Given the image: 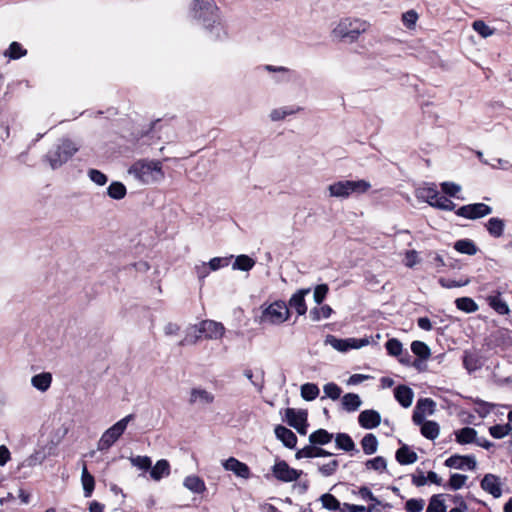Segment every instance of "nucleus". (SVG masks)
<instances>
[{
  "label": "nucleus",
  "instance_id": "obj_1",
  "mask_svg": "<svg viewBox=\"0 0 512 512\" xmlns=\"http://www.w3.org/2000/svg\"><path fill=\"white\" fill-rule=\"evenodd\" d=\"M219 9L213 0H194L192 17L203 24L214 40L223 39L226 31L219 21Z\"/></svg>",
  "mask_w": 512,
  "mask_h": 512
},
{
  "label": "nucleus",
  "instance_id": "obj_2",
  "mask_svg": "<svg viewBox=\"0 0 512 512\" xmlns=\"http://www.w3.org/2000/svg\"><path fill=\"white\" fill-rule=\"evenodd\" d=\"M369 26L370 24L363 19L347 17L339 21L332 33L344 42L353 43L368 30Z\"/></svg>",
  "mask_w": 512,
  "mask_h": 512
},
{
  "label": "nucleus",
  "instance_id": "obj_3",
  "mask_svg": "<svg viewBox=\"0 0 512 512\" xmlns=\"http://www.w3.org/2000/svg\"><path fill=\"white\" fill-rule=\"evenodd\" d=\"M371 188L370 182L361 179L357 181L353 180H341L332 183L328 186L329 195L331 197L345 199L349 196L362 195L369 191Z\"/></svg>",
  "mask_w": 512,
  "mask_h": 512
},
{
  "label": "nucleus",
  "instance_id": "obj_4",
  "mask_svg": "<svg viewBox=\"0 0 512 512\" xmlns=\"http://www.w3.org/2000/svg\"><path fill=\"white\" fill-rule=\"evenodd\" d=\"M262 313L260 316L261 323H269L272 325H280L286 322L290 317V310L287 303L283 300H276L273 303H264L261 306Z\"/></svg>",
  "mask_w": 512,
  "mask_h": 512
},
{
  "label": "nucleus",
  "instance_id": "obj_5",
  "mask_svg": "<svg viewBox=\"0 0 512 512\" xmlns=\"http://www.w3.org/2000/svg\"><path fill=\"white\" fill-rule=\"evenodd\" d=\"M128 173L143 183L155 180L154 173L163 175L162 163L158 160H138L129 169Z\"/></svg>",
  "mask_w": 512,
  "mask_h": 512
},
{
  "label": "nucleus",
  "instance_id": "obj_6",
  "mask_svg": "<svg viewBox=\"0 0 512 512\" xmlns=\"http://www.w3.org/2000/svg\"><path fill=\"white\" fill-rule=\"evenodd\" d=\"M134 419V414H129L124 418L117 421L114 425L108 428L100 437L97 443V449L99 451H107L109 450L116 441L122 436L125 432L127 425L130 421Z\"/></svg>",
  "mask_w": 512,
  "mask_h": 512
},
{
  "label": "nucleus",
  "instance_id": "obj_7",
  "mask_svg": "<svg viewBox=\"0 0 512 512\" xmlns=\"http://www.w3.org/2000/svg\"><path fill=\"white\" fill-rule=\"evenodd\" d=\"M78 148L70 139H63L59 145L46 154V158L52 169H56L66 163Z\"/></svg>",
  "mask_w": 512,
  "mask_h": 512
},
{
  "label": "nucleus",
  "instance_id": "obj_8",
  "mask_svg": "<svg viewBox=\"0 0 512 512\" xmlns=\"http://www.w3.org/2000/svg\"><path fill=\"white\" fill-rule=\"evenodd\" d=\"M287 424L294 428L300 435L307 434L308 412L304 409L296 410L294 408H287L285 410V419Z\"/></svg>",
  "mask_w": 512,
  "mask_h": 512
},
{
  "label": "nucleus",
  "instance_id": "obj_9",
  "mask_svg": "<svg viewBox=\"0 0 512 512\" xmlns=\"http://www.w3.org/2000/svg\"><path fill=\"white\" fill-rule=\"evenodd\" d=\"M325 343L331 345L337 351L347 352L350 349H360L367 346L370 341L367 337L340 339L334 335H327Z\"/></svg>",
  "mask_w": 512,
  "mask_h": 512
},
{
  "label": "nucleus",
  "instance_id": "obj_10",
  "mask_svg": "<svg viewBox=\"0 0 512 512\" xmlns=\"http://www.w3.org/2000/svg\"><path fill=\"white\" fill-rule=\"evenodd\" d=\"M272 475L281 482H293L303 474L302 470H297L288 465L285 460H277L271 468Z\"/></svg>",
  "mask_w": 512,
  "mask_h": 512
},
{
  "label": "nucleus",
  "instance_id": "obj_11",
  "mask_svg": "<svg viewBox=\"0 0 512 512\" xmlns=\"http://www.w3.org/2000/svg\"><path fill=\"white\" fill-rule=\"evenodd\" d=\"M455 213L457 216L475 220L491 214L492 207L485 203H473L459 207Z\"/></svg>",
  "mask_w": 512,
  "mask_h": 512
},
{
  "label": "nucleus",
  "instance_id": "obj_12",
  "mask_svg": "<svg viewBox=\"0 0 512 512\" xmlns=\"http://www.w3.org/2000/svg\"><path fill=\"white\" fill-rule=\"evenodd\" d=\"M436 403L431 398H420L414 408L412 421L415 425H420L425 420V414L432 415L435 412Z\"/></svg>",
  "mask_w": 512,
  "mask_h": 512
},
{
  "label": "nucleus",
  "instance_id": "obj_13",
  "mask_svg": "<svg viewBox=\"0 0 512 512\" xmlns=\"http://www.w3.org/2000/svg\"><path fill=\"white\" fill-rule=\"evenodd\" d=\"M198 332L207 339H220L225 328L222 323L213 320H203L198 324Z\"/></svg>",
  "mask_w": 512,
  "mask_h": 512
},
{
  "label": "nucleus",
  "instance_id": "obj_14",
  "mask_svg": "<svg viewBox=\"0 0 512 512\" xmlns=\"http://www.w3.org/2000/svg\"><path fill=\"white\" fill-rule=\"evenodd\" d=\"M444 465L449 468L454 469H468L474 470L476 469L477 462L473 455H452L447 458L444 462Z\"/></svg>",
  "mask_w": 512,
  "mask_h": 512
},
{
  "label": "nucleus",
  "instance_id": "obj_15",
  "mask_svg": "<svg viewBox=\"0 0 512 512\" xmlns=\"http://www.w3.org/2000/svg\"><path fill=\"white\" fill-rule=\"evenodd\" d=\"M480 486L494 498H499L502 495L500 478L494 474H485L480 482Z\"/></svg>",
  "mask_w": 512,
  "mask_h": 512
},
{
  "label": "nucleus",
  "instance_id": "obj_16",
  "mask_svg": "<svg viewBox=\"0 0 512 512\" xmlns=\"http://www.w3.org/2000/svg\"><path fill=\"white\" fill-rule=\"evenodd\" d=\"M311 292V288H302L297 290L289 299L288 306L296 310L299 316L305 315L307 312V305L305 296Z\"/></svg>",
  "mask_w": 512,
  "mask_h": 512
},
{
  "label": "nucleus",
  "instance_id": "obj_17",
  "mask_svg": "<svg viewBox=\"0 0 512 512\" xmlns=\"http://www.w3.org/2000/svg\"><path fill=\"white\" fill-rule=\"evenodd\" d=\"M487 304L499 315H506L510 312L509 306L501 297L500 291L492 290L489 295L485 297Z\"/></svg>",
  "mask_w": 512,
  "mask_h": 512
},
{
  "label": "nucleus",
  "instance_id": "obj_18",
  "mask_svg": "<svg viewBox=\"0 0 512 512\" xmlns=\"http://www.w3.org/2000/svg\"><path fill=\"white\" fill-rule=\"evenodd\" d=\"M223 467L228 471H232L236 476L243 479H248L251 476V471L248 465L234 457H230L225 460Z\"/></svg>",
  "mask_w": 512,
  "mask_h": 512
},
{
  "label": "nucleus",
  "instance_id": "obj_19",
  "mask_svg": "<svg viewBox=\"0 0 512 512\" xmlns=\"http://www.w3.org/2000/svg\"><path fill=\"white\" fill-rule=\"evenodd\" d=\"M359 425L364 429H374L381 423L380 413L373 409L362 411L358 416Z\"/></svg>",
  "mask_w": 512,
  "mask_h": 512
},
{
  "label": "nucleus",
  "instance_id": "obj_20",
  "mask_svg": "<svg viewBox=\"0 0 512 512\" xmlns=\"http://www.w3.org/2000/svg\"><path fill=\"white\" fill-rule=\"evenodd\" d=\"M275 436L288 449H294L297 444V436L289 428L283 425H276L274 429Z\"/></svg>",
  "mask_w": 512,
  "mask_h": 512
},
{
  "label": "nucleus",
  "instance_id": "obj_21",
  "mask_svg": "<svg viewBox=\"0 0 512 512\" xmlns=\"http://www.w3.org/2000/svg\"><path fill=\"white\" fill-rule=\"evenodd\" d=\"M188 403L190 405L203 404L208 405L214 402V395L203 388H192L189 393Z\"/></svg>",
  "mask_w": 512,
  "mask_h": 512
},
{
  "label": "nucleus",
  "instance_id": "obj_22",
  "mask_svg": "<svg viewBox=\"0 0 512 512\" xmlns=\"http://www.w3.org/2000/svg\"><path fill=\"white\" fill-rule=\"evenodd\" d=\"M394 397L402 407L408 408L413 402L414 392L406 385H398L394 389Z\"/></svg>",
  "mask_w": 512,
  "mask_h": 512
},
{
  "label": "nucleus",
  "instance_id": "obj_23",
  "mask_svg": "<svg viewBox=\"0 0 512 512\" xmlns=\"http://www.w3.org/2000/svg\"><path fill=\"white\" fill-rule=\"evenodd\" d=\"M395 459L400 465H410L417 461L418 455L410 447L403 444L395 453Z\"/></svg>",
  "mask_w": 512,
  "mask_h": 512
},
{
  "label": "nucleus",
  "instance_id": "obj_24",
  "mask_svg": "<svg viewBox=\"0 0 512 512\" xmlns=\"http://www.w3.org/2000/svg\"><path fill=\"white\" fill-rule=\"evenodd\" d=\"M482 365H483V363H482L481 357L478 353L469 352V351L464 352L463 366L469 373H472L474 371L481 369Z\"/></svg>",
  "mask_w": 512,
  "mask_h": 512
},
{
  "label": "nucleus",
  "instance_id": "obj_25",
  "mask_svg": "<svg viewBox=\"0 0 512 512\" xmlns=\"http://www.w3.org/2000/svg\"><path fill=\"white\" fill-rule=\"evenodd\" d=\"M455 440L460 445H466L476 442L477 431L471 427H464L454 432Z\"/></svg>",
  "mask_w": 512,
  "mask_h": 512
},
{
  "label": "nucleus",
  "instance_id": "obj_26",
  "mask_svg": "<svg viewBox=\"0 0 512 512\" xmlns=\"http://www.w3.org/2000/svg\"><path fill=\"white\" fill-rule=\"evenodd\" d=\"M170 474V464L166 459H160L156 462V464L150 468V477L159 481L163 477L168 476Z\"/></svg>",
  "mask_w": 512,
  "mask_h": 512
},
{
  "label": "nucleus",
  "instance_id": "obj_27",
  "mask_svg": "<svg viewBox=\"0 0 512 512\" xmlns=\"http://www.w3.org/2000/svg\"><path fill=\"white\" fill-rule=\"evenodd\" d=\"M333 437V433L328 432L326 429L320 428L309 435V443L323 446L330 443Z\"/></svg>",
  "mask_w": 512,
  "mask_h": 512
},
{
  "label": "nucleus",
  "instance_id": "obj_28",
  "mask_svg": "<svg viewBox=\"0 0 512 512\" xmlns=\"http://www.w3.org/2000/svg\"><path fill=\"white\" fill-rule=\"evenodd\" d=\"M52 382V375L48 372L36 374L31 379V384L34 388L41 392L47 391Z\"/></svg>",
  "mask_w": 512,
  "mask_h": 512
},
{
  "label": "nucleus",
  "instance_id": "obj_29",
  "mask_svg": "<svg viewBox=\"0 0 512 512\" xmlns=\"http://www.w3.org/2000/svg\"><path fill=\"white\" fill-rule=\"evenodd\" d=\"M341 403L345 411L354 412L360 408L362 400L358 394L347 393L342 397Z\"/></svg>",
  "mask_w": 512,
  "mask_h": 512
},
{
  "label": "nucleus",
  "instance_id": "obj_30",
  "mask_svg": "<svg viewBox=\"0 0 512 512\" xmlns=\"http://www.w3.org/2000/svg\"><path fill=\"white\" fill-rule=\"evenodd\" d=\"M485 227L492 237L500 238L504 233L505 223L498 217H492L487 221Z\"/></svg>",
  "mask_w": 512,
  "mask_h": 512
},
{
  "label": "nucleus",
  "instance_id": "obj_31",
  "mask_svg": "<svg viewBox=\"0 0 512 512\" xmlns=\"http://www.w3.org/2000/svg\"><path fill=\"white\" fill-rule=\"evenodd\" d=\"M421 426V434L429 439V440H435L440 433V426L436 421L432 420H424Z\"/></svg>",
  "mask_w": 512,
  "mask_h": 512
},
{
  "label": "nucleus",
  "instance_id": "obj_32",
  "mask_svg": "<svg viewBox=\"0 0 512 512\" xmlns=\"http://www.w3.org/2000/svg\"><path fill=\"white\" fill-rule=\"evenodd\" d=\"M445 498L447 494H434L429 499V504L426 512H447V506L445 505Z\"/></svg>",
  "mask_w": 512,
  "mask_h": 512
},
{
  "label": "nucleus",
  "instance_id": "obj_33",
  "mask_svg": "<svg viewBox=\"0 0 512 512\" xmlns=\"http://www.w3.org/2000/svg\"><path fill=\"white\" fill-rule=\"evenodd\" d=\"M81 482L83 486L84 496L86 498L91 497L95 489V479L94 476L89 473L86 465H84L82 469Z\"/></svg>",
  "mask_w": 512,
  "mask_h": 512
},
{
  "label": "nucleus",
  "instance_id": "obj_34",
  "mask_svg": "<svg viewBox=\"0 0 512 512\" xmlns=\"http://www.w3.org/2000/svg\"><path fill=\"white\" fill-rule=\"evenodd\" d=\"M411 351L418 357L417 360L420 361V364L431 356L429 346L420 340H415L411 343Z\"/></svg>",
  "mask_w": 512,
  "mask_h": 512
},
{
  "label": "nucleus",
  "instance_id": "obj_35",
  "mask_svg": "<svg viewBox=\"0 0 512 512\" xmlns=\"http://www.w3.org/2000/svg\"><path fill=\"white\" fill-rule=\"evenodd\" d=\"M454 249L461 254H466L470 256L475 255L478 251V247L471 239L457 240L454 243Z\"/></svg>",
  "mask_w": 512,
  "mask_h": 512
},
{
  "label": "nucleus",
  "instance_id": "obj_36",
  "mask_svg": "<svg viewBox=\"0 0 512 512\" xmlns=\"http://www.w3.org/2000/svg\"><path fill=\"white\" fill-rule=\"evenodd\" d=\"M335 443L336 447L338 449L344 450L346 452L356 451L358 450L355 448V443L352 440L351 436L347 433H338L335 436Z\"/></svg>",
  "mask_w": 512,
  "mask_h": 512
},
{
  "label": "nucleus",
  "instance_id": "obj_37",
  "mask_svg": "<svg viewBox=\"0 0 512 512\" xmlns=\"http://www.w3.org/2000/svg\"><path fill=\"white\" fill-rule=\"evenodd\" d=\"M265 70L268 72L278 73L279 75L275 77V81L278 83L291 81V75L293 74L292 70L283 66L266 65Z\"/></svg>",
  "mask_w": 512,
  "mask_h": 512
},
{
  "label": "nucleus",
  "instance_id": "obj_38",
  "mask_svg": "<svg viewBox=\"0 0 512 512\" xmlns=\"http://www.w3.org/2000/svg\"><path fill=\"white\" fill-rule=\"evenodd\" d=\"M255 266V260L248 255L241 254L235 258L232 265L234 270L250 271Z\"/></svg>",
  "mask_w": 512,
  "mask_h": 512
},
{
  "label": "nucleus",
  "instance_id": "obj_39",
  "mask_svg": "<svg viewBox=\"0 0 512 512\" xmlns=\"http://www.w3.org/2000/svg\"><path fill=\"white\" fill-rule=\"evenodd\" d=\"M107 194L114 200H121L127 194V189L122 182L113 181L107 188Z\"/></svg>",
  "mask_w": 512,
  "mask_h": 512
},
{
  "label": "nucleus",
  "instance_id": "obj_40",
  "mask_svg": "<svg viewBox=\"0 0 512 512\" xmlns=\"http://www.w3.org/2000/svg\"><path fill=\"white\" fill-rule=\"evenodd\" d=\"M361 446L366 455L374 454L378 448L377 437L372 433L366 434L361 440Z\"/></svg>",
  "mask_w": 512,
  "mask_h": 512
},
{
  "label": "nucleus",
  "instance_id": "obj_41",
  "mask_svg": "<svg viewBox=\"0 0 512 512\" xmlns=\"http://www.w3.org/2000/svg\"><path fill=\"white\" fill-rule=\"evenodd\" d=\"M320 501L322 503L323 508L329 511L341 512L342 504L333 494L325 493L321 495Z\"/></svg>",
  "mask_w": 512,
  "mask_h": 512
},
{
  "label": "nucleus",
  "instance_id": "obj_42",
  "mask_svg": "<svg viewBox=\"0 0 512 512\" xmlns=\"http://www.w3.org/2000/svg\"><path fill=\"white\" fill-rule=\"evenodd\" d=\"M333 313V309L329 305L314 307L310 310L309 316L312 321H320L322 318H329Z\"/></svg>",
  "mask_w": 512,
  "mask_h": 512
},
{
  "label": "nucleus",
  "instance_id": "obj_43",
  "mask_svg": "<svg viewBox=\"0 0 512 512\" xmlns=\"http://www.w3.org/2000/svg\"><path fill=\"white\" fill-rule=\"evenodd\" d=\"M456 307L466 313H473L478 310L476 302L469 297H460L455 300Z\"/></svg>",
  "mask_w": 512,
  "mask_h": 512
},
{
  "label": "nucleus",
  "instance_id": "obj_44",
  "mask_svg": "<svg viewBox=\"0 0 512 512\" xmlns=\"http://www.w3.org/2000/svg\"><path fill=\"white\" fill-rule=\"evenodd\" d=\"M319 393V387L314 383H305L301 386V397L306 401L315 400Z\"/></svg>",
  "mask_w": 512,
  "mask_h": 512
},
{
  "label": "nucleus",
  "instance_id": "obj_45",
  "mask_svg": "<svg viewBox=\"0 0 512 512\" xmlns=\"http://www.w3.org/2000/svg\"><path fill=\"white\" fill-rule=\"evenodd\" d=\"M183 484L194 493H201L205 489L204 481L198 476H187Z\"/></svg>",
  "mask_w": 512,
  "mask_h": 512
},
{
  "label": "nucleus",
  "instance_id": "obj_46",
  "mask_svg": "<svg viewBox=\"0 0 512 512\" xmlns=\"http://www.w3.org/2000/svg\"><path fill=\"white\" fill-rule=\"evenodd\" d=\"M202 337V334L198 332V325H194L189 328L185 337L179 342L180 346L196 344Z\"/></svg>",
  "mask_w": 512,
  "mask_h": 512
},
{
  "label": "nucleus",
  "instance_id": "obj_47",
  "mask_svg": "<svg viewBox=\"0 0 512 512\" xmlns=\"http://www.w3.org/2000/svg\"><path fill=\"white\" fill-rule=\"evenodd\" d=\"M27 54V50L24 49L20 43L12 42L9 48L5 51L4 55L10 59L16 60Z\"/></svg>",
  "mask_w": 512,
  "mask_h": 512
},
{
  "label": "nucleus",
  "instance_id": "obj_48",
  "mask_svg": "<svg viewBox=\"0 0 512 512\" xmlns=\"http://www.w3.org/2000/svg\"><path fill=\"white\" fill-rule=\"evenodd\" d=\"M467 479L468 477L464 474L454 473L450 476L448 483L444 487L451 490H459L465 485Z\"/></svg>",
  "mask_w": 512,
  "mask_h": 512
},
{
  "label": "nucleus",
  "instance_id": "obj_49",
  "mask_svg": "<svg viewBox=\"0 0 512 512\" xmlns=\"http://www.w3.org/2000/svg\"><path fill=\"white\" fill-rule=\"evenodd\" d=\"M387 353L394 357L402 355L403 345L397 338L388 339L385 343Z\"/></svg>",
  "mask_w": 512,
  "mask_h": 512
},
{
  "label": "nucleus",
  "instance_id": "obj_50",
  "mask_svg": "<svg viewBox=\"0 0 512 512\" xmlns=\"http://www.w3.org/2000/svg\"><path fill=\"white\" fill-rule=\"evenodd\" d=\"M439 191L436 187H427L420 190V197L425 199L426 202L433 207V202L440 197Z\"/></svg>",
  "mask_w": 512,
  "mask_h": 512
},
{
  "label": "nucleus",
  "instance_id": "obj_51",
  "mask_svg": "<svg viewBox=\"0 0 512 512\" xmlns=\"http://www.w3.org/2000/svg\"><path fill=\"white\" fill-rule=\"evenodd\" d=\"M473 402L479 406L475 411L481 418H485L495 407V404L486 402L480 398L474 399Z\"/></svg>",
  "mask_w": 512,
  "mask_h": 512
},
{
  "label": "nucleus",
  "instance_id": "obj_52",
  "mask_svg": "<svg viewBox=\"0 0 512 512\" xmlns=\"http://www.w3.org/2000/svg\"><path fill=\"white\" fill-rule=\"evenodd\" d=\"M323 391L325 397L330 398L332 400L339 399L342 393V389L334 382H329L325 384L323 387Z\"/></svg>",
  "mask_w": 512,
  "mask_h": 512
},
{
  "label": "nucleus",
  "instance_id": "obj_53",
  "mask_svg": "<svg viewBox=\"0 0 512 512\" xmlns=\"http://www.w3.org/2000/svg\"><path fill=\"white\" fill-rule=\"evenodd\" d=\"M473 29L482 37L487 38L491 36L494 32V29L489 27L484 21L476 20L472 24Z\"/></svg>",
  "mask_w": 512,
  "mask_h": 512
},
{
  "label": "nucleus",
  "instance_id": "obj_54",
  "mask_svg": "<svg viewBox=\"0 0 512 512\" xmlns=\"http://www.w3.org/2000/svg\"><path fill=\"white\" fill-rule=\"evenodd\" d=\"M365 465L367 469H373L375 471L382 472L383 470L386 469L387 462L384 457L377 456L373 459L367 460Z\"/></svg>",
  "mask_w": 512,
  "mask_h": 512
},
{
  "label": "nucleus",
  "instance_id": "obj_55",
  "mask_svg": "<svg viewBox=\"0 0 512 512\" xmlns=\"http://www.w3.org/2000/svg\"><path fill=\"white\" fill-rule=\"evenodd\" d=\"M130 461L133 466L143 471L150 470L152 464L151 459L148 456L131 457Z\"/></svg>",
  "mask_w": 512,
  "mask_h": 512
},
{
  "label": "nucleus",
  "instance_id": "obj_56",
  "mask_svg": "<svg viewBox=\"0 0 512 512\" xmlns=\"http://www.w3.org/2000/svg\"><path fill=\"white\" fill-rule=\"evenodd\" d=\"M339 467V462L336 459L331 460L330 462L323 464L318 467V471L325 477L332 476L336 473Z\"/></svg>",
  "mask_w": 512,
  "mask_h": 512
},
{
  "label": "nucleus",
  "instance_id": "obj_57",
  "mask_svg": "<svg viewBox=\"0 0 512 512\" xmlns=\"http://www.w3.org/2000/svg\"><path fill=\"white\" fill-rule=\"evenodd\" d=\"M433 207L444 211H452L455 209L456 205L445 195H440V197H438V200L433 202Z\"/></svg>",
  "mask_w": 512,
  "mask_h": 512
},
{
  "label": "nucleus",
  "instance_id": "obj_58",
  "mask_svg": "<svg viewBox=\"0 0 512 512\" xmlns=\"http://www.w3.org/2000/svg\"><path fill=\"white\" fill-rule=\"evenodd\" d=\"M329 292V287L327 284H319L314 288L313 298L316 304L320 305L325 300L327 294Z\"/></svg>",
  "mask_w": 512,
  "mask_h": 512
},
{
  "label": "nucleus",
  "instance_id": "obj_59",
  "mask_svg": "<svg viewBox=\"0 0 512 512\" xmlns=\"http://www.w3.org/2000/svg\"><path fill=\"white\" fill-rule=\"evenodd\" d=\"M469 279L464 280H452L447 278H439L438 283L443 287L447 289L456 288V287H463L466 286L469 283Z\"/></svg>",
  "mask_w": 512,
  "mask_h": 512
},
{
  "label": "nucleus",
  "instance_id": "obj_60",
  "mask_svg": "<svg viewBox=\"0 0 512 512\" xmlns=\"http://www.w3.org/2000/svg\"><path fill=\"white\" fill-rule=\"evenodd\" d=\"M424 500L419 498H412L406 501L405 509L407 512H421L424 508Z\"/></svg>",
  "mask_w": 512,
  "mask_h": 512
},
{
  "label": "nucleus",
  "instance_id": "obj_61",
  "mask_svg": "<svg viewBox=\"0 0 512 512\" xmlns=\"http://www.w3.org/2000/svg\"><path fill=\"white\" fill-rule=\"evenodd\" d=\"M88 176L92 182L100 186L105 185L108 181L107 176L97 169H90L88 171Z\"/></svg>",
  "mask_w": 512,
  "mask_h": 512
},
{
  "label": "nucleus",
  "instance_id": "obj_62",
  "mask_svg": "<svg viewBox=\"0 0 512 512\" xmlns=\"http://www.w3.org/2000/svg\"><path fill=\"white\" fill-rule=\"evenodd\" d=\"M441 190L442 192L450 197H456L457 193L460 192L461 187L460 185L454 183V182H443L441 183Z\"/></svg>",
  "mask_w": 512,
  "mask_h": 512
},
{
  "label": "nucleus",
  "instance_id": "obj_63",
  "mask_svg": "<svg viewBox=\"0 0 512 512\" xmlns=\"http://www.w3.org/2000/svg\"><path fill=\"white\" fill-rule=\"evenodd\" d=\"M418 20V14L415 10H408L402 15V21L405 27L411 29Z\"/></svg>",
  "mask_w": 512,
  "mask_h": 512
},
{
  "label": "nucleus",
  "instance_id": "obj_64",
  "mask_svg": "<svg viewBox=\"0 0 512 512\" xmlns=\"http://www.w3.org/2000/svg\"><path fill=\"white\" fill-rule=\"evenodd\" d=\"M233 256L230 257H214L209 262L208 265L212 271H216L222 267L228 266L230 259Z\"/></svg>",
  "mask_w": 512,
  "mask_h": 512
}]
</instances>
